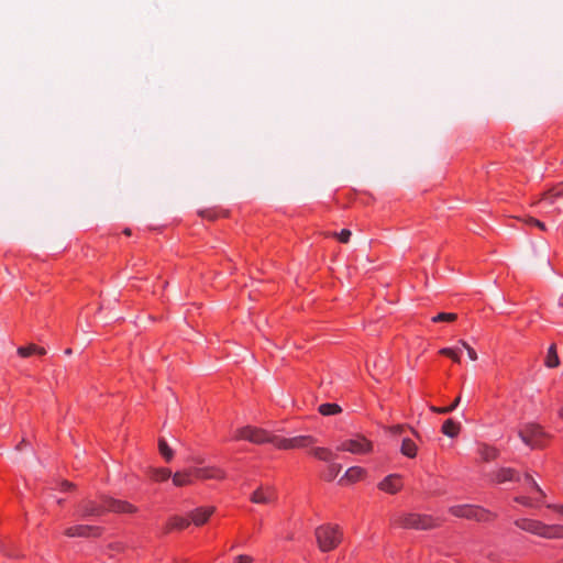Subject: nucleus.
I'll return each instance as SVG.
<instances>
[{
  "label": "nucleus",
  "mask_w": 563,
  "mask_h": 563,
  "mask_svg": "<svg viewBox=\"0 0 563 563\" xmlns=\"http://www.w3.org/2000/svg\"><path fill=\"white\" fill-rule=\"evenodd\" d=\"M139 508L128 500L117 499L108 495H101L99 499H82L76 508V515L82 519L102 517L108 512L120 515L136 514Z\"/></svg>",
  "instance_id": "obj_1"
},
{
  "label": "nucleus",
  "mask_w": 563,
  "mask_h": 563,
  "mask_svg": "<svg viewBox=\"0 0 563 563\" xmlns=\"http://www.w3.org/2000/svg\"><path fill=\"white\" fill-rule=\"evenodd\" d=\"M390 523L401 529L431 530L441 526L438 518L427 514L399 512L391 517Z\"/></svg>",
  "instance_id": "obj_2"
},
{
  "label": "nucleus",
  "mask_w": 563,
  "mask_h": 563,
  "mask_svg": "<svg viewBox=\"0 0 563 563\" xmlns=\"http://www.w3.org/2000/svg\"><path fill=\"white\" fill-rule=\"evenodd\" d=\"M318 548L321 552L334 551L343 541V531L338 525L325 523L314 530Z\"/></svg>",
  "instance_id": "obj_3"
},
{
  "label": "nucleus",
  "mask_w": 563,
  "mask_h": 563,
  "mask_svg": "<svg viewBox=\"0 0 563 563\" xmlns=\"http://www.w3.org/2000/svg\"><path fill=\"white\" fill-rule=\"evenodd\" d=\"M518 435L532 450L545 448L551 438L540 424L533 422L523 424L519 429Z\"/></svg>",
  "instance_id": "obj_4"
},
{
  "label": "nucleus",
  "mask_w": 563,
  "mask_h": 563,
  "mask_svg": "<svg viewBox=\"0 0 563 563\" xmlns=\"http://www.w3.org/2000/svg\"><path fill=\"white\" fill-rule=\"evenodd\" d=\"M234 440H244L254 444H273L276 448L277 435L268 430L254 426H245L235 430Z\"/></svg>",
  "instance_id": "obj_5"
},
{
  "label": "nucleus",
  "mask_w": 563,
  "mask_h": 563,
  "mask_svg": "<svg viewBox=\"0 0 563 563\" xmlns=\"http://www.w3.org/2000/svg\"><path fill=\"white\" fill-rule=\"evenodd\" d=\"M449 512L457 518H465L479 522H489L497 518V515L477 505H455L449 508Z\"/></svg>",
  "instance_id": "obj_6"
},
{
  "label": "nucleus",
  "mask_w": 563,
  "mask_h": 563,
  "mask_svg": "<svg viewBox=\"0 0 563 563\" xmlns=\"http://www.w3.org/2000/svg\"><path fill=\"white\" fill-rule=\"evenodd\" d=\"M338 451L349 452L355 455H366L373 452L374 443L361 433L354 434L350 439L342 441L338 448Z\"/></svg>",
  "instance_id": "obj_7"
},
{
  "label": "nucleus",
  "mask_w": 563,
  "mask_h": 563,
  "mask_svg": "<svg viewBox=\"0 0 563 563\" xmlns=\"http://www.w3.org/2000/svg\"><path fill=\"white\" fill-rule=\"evenodd\" d=\"M317 442L312 435H297L292 438H285L277 435L276 449L278 450H296L311 448Z\"/></svg>",
  "instance_id": "obj_8"
},
{
  "label": "nucleus",
  "mask_w": 563,
  "mask_h": 563,
  "mask_svg": "<svg viewBox=\"0 0 563 563\" xmlns=\"http://www.w3.org/2000/svg\"><path fill=\"white\" fill-rule=\"evenodd\" d=\"M104 528L92 525H74L65 529L64 534L68 538L98 539L103 534Z\"/></svg>",
  "instance_id": "obj_9"
},
{
  "label": "nucleus",
  "mask_w": 563,
  "mask_h": 563,
  "mask_svg": "<svg viewBox=\"0 0 563 563\" xmlns=\"http://www.w3.org/2000/svg\"><path fill=\"white\" fill-rule=\"evenodd\" d=\"M277 499V490L272 485H260L250 496L251 503L263 506L275 505Z\"/></svg>",
  "instance_id": "obj_10"
},
{
  "label": "nucleus",
  "mask_w": 563,
  "mask_h": 563,
  "mask_svg": "<svg viewBox=\"0 0 563 563\" xmlns=\"http://www.w3.org/2000/svg\"><path fill=\"white\" fill-rule=\"evenodd\" d=\"M194 473L196 481H223L227 477L225 471L218 466L194 467Z\"/></svg>",
  "instance_id": "obj_11"
},
{
  "label": "nucleus",
  "mask_w": 563,
  "mask_h": 563,
  "mask_svg": "<svg viewBox=\"0 0 563 563\" xmlns=\"http://www.w3.org/2000/svg\"><path fill=\"white\" fill-rule=\"evenodd\" d=\"M377 486L382 492L395 495L402 489L404 483L399 474H389L383 478Z\"/></svg>",
  "instance_id": "obj_12"
},
{
  "label": "nucleus",
  "mask_w": 563,
  "mask_h": 563,
  "mask_svg": "<svg viewBox=\"0 0 563 563\" xmlns=\"http://www.w3.org/2000/svg\"><path fill=\"white\" fill-rule=\"evenodd\" d=\"M190 526V520L183 516H170L164 527L162 528V534L167 536L174 531L185 530Z\"/></svg>",
  "instance_id": "obj_13"
},
{
  "label": "nucleus",
  "mask_w": 563,
  "mask_h": 563,
  "mask_svg": "<svg viewBox=\"0 0 563 563\" xmlns=\"http://www.w3.org/2000/svg\"><path fill=\"white\" fill-rule=\"evenodd\" d=\"M543 523L544 522H542L540 520L529 519V518H520V519L515 520L516 527H518L519 529H521L523 531L530 532V533L539 536V537H541V534H542Z\"/></svg>",
  "instance_id": "obj_14"
},
{
  "label": "nucleus",
  "mask_w": 563,
  "mask_h": 563,
  "mask_svg": "<svg viewBox=\"0 0 563 563\" xmlns=\"http://www.w3.org/2000/svg\"><path fill=\"white\" fill-rule=\"evenodd\" d=\"M213 512V507L196 508L189 514L190 523L192 522L197 527L203 526L209 520Z\"/></svg>",
  "instance_id": "obj_15"
},
{
  "label": "nucleus",
  "mask_w": 563,
  "mask_h": 563,
  "mask_svg": "<svg viewBox=\"0 0 563 563\" xmlns=\"http://www.w3.org/2000/svg\"><path fill=\"white\" fill-rule=\"evenodd\" d=\"M517 472L511 467H501L495 472H492L489 476V481L493 484H503L506 482H511L516 478Z\"/></svg>",
  "instance_id": "obj_16"
},
{
  "label": "nucleus",
  "mask_w": 563,
  "mask_h": 563,
  "mask_svg": "<svg viewBox=\"0 0 563 563\" xmlns=\"http://www.w3.org/2000/svg\"><path fill=\"white\" fill-rule=\"evenodd\" d=\"M172 479H173V484L176 487H184V486L194 484V482L196 481L194 467L176 472L172 476Z\"/></svg>",
  "instance_id": "obj_17"
},
{
  "label": "nucleus",
  "mask_w": 563,
  "mask_h": 563,
  "mask_svg": "<svg viewBox=\"0 0 563 563\" xmlns=\"http://www.w3.org/2000/svg\"><path fill=\"white\" fill-rule=\"evenodd\" d=\"M483 349L475 340H472V342L468 341H459V343L453 347H443L439 350L438 352H463V350H466L467 352H475L476 350Z\"/></svg>",
  "instance_id": "obj_18"
},
{
  "label": "nucleus",
  "mask_w": 563,
  "mask_h": 563,
  "mask_svg": "<svg viewBox=\"0 0 563 563\" xmlns=\"http://www.w3.org/2000/svg\"><path fill=\"white\" fill-rule=\"evenodd\" d=\"M147 476L155 483H163L172 477V471L167 467H153L148 468Z\"/></svg>",
  "instance_id": "obj_19"
},
{
  "label": "nucleus",
  "mask_w": 563,
  "mask_h": 563,
  "mask_svg": "<svg viewBox=\"0 0 563 563\" xmlns=\"http://www.w3.org/2000/svg\"><path fill=\"white\" fill-rule=\"evenodd\" d=\"M366 475V470L361 466H352L346 470L343 477L340 479V483L343 481L350 482V483H356L361 479H363Z\"/></svg>",
  "instance_id": "obj_20"
},
{
  "label": "nucleus",
  "mask_w": 563,
  "mask_h": 563,
  "mask_svg": "<svg viewBox=\"0 0 563 563\" xmlns=\"http://www.w3.org/2000/svg\"><path fill=\"white\" fill-rule=\"evenodd\" d=\"M541 537L545 539H563V526L543 523Z\"/></svg>",
  "instance_id": "obj_21"
},
{
  "label": "nucleus",
  "mask_w": 563,
  "mask_h": 563,
  "mask_svg": "<svg viewBox=\"0 0 563 563\" xmlns=\"http://www.w3.org/2000/svg\"><path fill=\"white\" fill-rule=\"evenodd\" d=\"M478 454L482 461L492 462L499 456V451L495 446L483 443L478 446Z\"/></svg>",
  "instance_id": "obj_22"
},
{
  "label": "nucleus",
  "mask_w": 563,
  "mask_h": 563,
  "mask_svg": "<svg viewBox=\"0 0 563 563\" xmlns=\"http://www.w3.org/2000/svg\"><path fill=\"white\" fill-rule=\"evenodd\" d=\"M441 431L449 438H455L461 431V424L453 419H446L442 424Z\"/></svg>",
  "instance_id": "obj_23"
},
{
  "label": "nucleus",
  "mask_w": 563,
  "mask_h": 563,
  "mask_svg": "<svg viewBox=\"0 0 563 563\" xmlns=\"http://www.w3.org/2000/svg\"><path fill=\"white\" fill-rule=\"evenodd\" d=\"M400 452L402 455H405L409 459H413L417 456L418 446L413 440H411L409 438H405L401 442Z\"/></svg>",
  "instance_id": "obj_24"
},
{
  "label": "nucleus",
  "mask_w": 563,
  "mask_h": 563,
  "mask_svg": "<svg viewBox=\"0 0 563 563\" xmlns=\"http://www.w3.org/2000/svg\"><path fill=\"white\" fill-rule=\"evenodd\" d=\"M318 411L322 416H335L342 412V408L335 402L321 404L318 407Z\"/></svg>",
  "instance_id": "obj_25"
},
{
  "label": "nucleus",
  "mask_w": 563,
  "mask_h": 563,
  "mask_svg": "<svg viewBox=\"0 0 563 563\" xmlns=\"http://www.w3.org/2000/svg\"><path fill=\"white\" fill-rule=\"evenodd\" d=\"M158 452L166 462H170L174 459V450L164 438L158 439Z\"/></svg>",
  "instance_id": "obj_26"
},
{
  "label": "nucleus",
  "mask_w": 563,
  "mask_h": 563,
  "mask_svg": "<svg viewBox=\"0 0 563 563\" xmlns=\"http://www.w3.org/2000/svg\"><path fill=\"white\" fill-rule=\"evenodd\" d=\"M310 454L323 462H330L334 457L332 451L328 448H313Z\"/></svg>",
  "instance_id": "obj_27"
},
{
  "label": "nucleus",
  "mask_w": 563,
  "mask_h": 563,
  "mask_svg": "<svg viewBox=\"0 0 563 563\" xmlns=\"http://www.w3.org/2000/svg\"><path fill=\"white\" fill-rule=\"evenodd\" d=\"M563 196V183L544 194V199L549 200L550 205L554 203V199Z\"/></svg>",
  "instance_id": "obj_28"
},
{
  "label": "nucleus",
  "mask_w": 563,
  "mask_h": 563,
  "mask_svg": "<svg viewBox=\"0 0 563 563\" xmlns=\"http://www.w3.org/2000/svg\"><path fill=\"white\" fill-rule=\"evenodd\" d=\"M457 314L453 312H440L432 318V322H454Z\"/></svg>",
  "instance_id": "obj_29"
},
{
  "label": "nucleus",
  "mask_w": 563,
  "mask_h": 563,
  "mask_svg": "<svg viewBox=\"0 0 563 563\" xmlns=\"http://www.w3.org/2000/svg\"><path fill=\"white\" fill-rule=\"evenodd\" d=\"M460 401H461V397L459 396L454 399V401L450 406H448V408L431 407V410L433 412H438V413H449V412H452L459 406Z\"/></svg>",
  "instance_id": "obj_30"
},
{
  "label": "nucleus",
  "mask_w": 563,
  "mask_h": 563,
  "mask_svg": "<svg viewBox=\"0 0 563 563\" xmlns=\"http://www.w3.org/2000/svg\"><path fill=\"white\" fill-rule=\"evenodd\" d=\"M16 352H19V353H22V352H46V350L44 346H37L34 343H30L24 346H19Z\"/></svg>",
  "instance_id": "obj_31"
},
{
  "label": "nucleus",
  "mask_w": 563,
  "mask_h": 563,
  "mask_svg": "<svg viewBox=\"0 0 563 563\" xmlns=\"http://www.w3.org/2000/svg\"><path fill=\"white\" fill-rule=\"evenodd\" d=\"M340 471H341V465L340 464H331V465H329L328 473L324 476L325 479L327 481L334 479L338 476V474L340 473Z\"/></svg>",
  "instance_id": "obj_32"
},
{
  "label": "nucleus",
  "mask_w": 563,
  "mask_h": 563,
  "mask_svg": "<svg viewBox=\"0 0 563 563\" xmlns=\"http://www.w3.org/2000/svg\"><path fill=\"white\" fill-rule=\"evenodd\" d=\"M544 364L549 368H554V367L559 366V364H560L559 354H547Z\"/></svg>",
  "instance_id": "obj_33"
},
{
  "label": "nucleus",
  "mask_w": 563,
  "mask_h": 563,
  "mask_svg": "<svg viewBox=\"0 0 563 563\" xmlns=\"http://www.w3.org/2000/svg\"><path fill=\"white\" fill-rule=\"evenodd\" d=\"M386 362H387V360H385V357L382 354H374V358L373 360L368 358L366 361V364L367 365L373 364V366L376 368V367H378V365H385Z\"/></svg>",
  "instance_id": "obj_34"
},
{
  "label": "nucleus",
  "mask_w": 563,
  "mask_h": 563,
  "mask_svg": "<svg viewBox=\"0 0 563 563\" xmlns=\"http://www.w3.org/2000/svg\"><path fill=\"white\" fill-rule=\"evenodd\" d=\"M332 235L336 236L340 242L347 243L350 238H351V235H352V233H351L350 230L343 229L340 233H333Z\"/></svg>",
  "instance_id": "obj_35"
},
{
  "label": "nucleus",
  "mask_w": 563,
  "mask_h": 563,
  "mask_svg": "<svg viewBox=\"0 0 563 563\" xmlns=\"http://www.w3.org/2000/svg\"><path fill=\"white\" fill-rule=\"evenodd\" d=\"M233 563H254V558L249 554H240L234 558Z\"/></svg>",
  "instance_id": "obj_36"
},
{
  "label": "nucleus",
  "mask_w": 563,
  "mask_h": 563,
  "mask_svg": "<svg viewBox=\"0 0 563 563\" xmlns=\"http://www.w3.org/2000/svg\"><path fill=\"white\" fill-rule=\"evenodd\" d=\"M528 224H531V225H534L537 228H539L540 230L542 231H545L547 230V227L543 222L539 221L538 219H534L532 217H529L525 220Z\"/></svg>",
  "instance_id": "obj_37"
},
{
  "label": "nucleus",
  "mask_w": 563,
  "mask_h": 563,
  "mask_svg": "<svg viewBox=\"0 0 563 563\" xmlns=\"http://www.w3.org/2000/svg\"><path fill=\"white\" fill-rule=\"evenodd\" d=\"M515 501L520 505L527 506V507L531 506V500L529 497L518 496V497H515Z\"/></svg>",
  "instance_id": "obj_38"
},
{
  "label": "nucleus",
  "mask_w": 563,
  "mask_h": 563,
  "mask_svg": "<svg viewBox=\"0 0 563 563\" xmlns=\"http://www.w3.org/2000/svg\"><path fill=\"white\" fill-rule=\"evenodd\" d=\"M526 479L531 484V486L537 490L539 492L540 494H542V489L539 487V485L537 484V482L529 475L527 474L526 475Z\"/></svg>",
  "instance_id": "obj_39"
},
{
  "label": "nucleus",
  "mask_w": 563,
  "mask_h": 563,
  "mask_svg": "<svg viewBox=\"0 0 563 563\" xmlns=\"http://www.w3.org/2000/svg\"><path fill=\"white\" fill-rule=\"evenodd\" d=\"M75 487V485L71 483V482H68V481H63L60 483V489L66 492V490H70Z\"/></svg>",
  "instance_id": "obj_40"
},
{
  "label": "nucleus",
  "mask_w": 563,
  "mask_h": 563,
  "mask_svg": "<svg viewBox=\"0 0 563 563\" xmlns=\"http://www.w3.org/2000/svg\"><path fill=\"white\" fill-rule=\"evenodd\" d=\"M389 431L393 433V434H399L404 431V426L402 424H396V426H391L389 428Z\"/></svg>",
  "instance_id": "obj_41"
},
{
  "label": "nucleus",
  "mask_w": 563,
  "mask_h": 563,
  "mask_svg": "<svg viewBox=\"0 0 563 563\" xmlns=\"http://www.w3.org/2000/svg\"><path fill=\"white\" fill-rule=\"evenodd\" d=\"M548 508L554 510L563 517V506L562 505H548Z\"/></svg>",
  "instance_id": "obj_42"
},
{
  "label": "nucleus",
  "mask_w": 563,
  "mask_h": 563,
  "mask_svg": "<svg viewBox=\"0 0 563 563\" xmlns=\"http://www.w3.org/2000/svg\"><path fill=\"white\" fill-rule=\"evenodd\" d=\"M449 355L451 356V358L454 363L461 362V354L454 353V354H449Z\"/></svg>",
  "instance_id": "obj_43"
},
{
  "label": "nucleus",
  "mask_w": 563,
  "mask_h": 563,
  "mask_svg": "<svg viewBox=\"0 0 563 563\" xmlns=\"http://www.w3.org/2000/svg\"><path fill=\"white\" fill-rule=\"evenodd\" d=\"M556 344L555 343H551L549 346H548V351L549 353H552V352H556Z\"/></svg>",
  "instance_id": "obj_44"
},
{
  "label": "nucleus",
  "mask_w": 563,
  "mask_h": 563,
  "mask_svg": "<svg viewBox=\"0 0 563 563\" xmlns=\"http://www.w3.org/2000/svg\"><path fill=\"white\" fill-rule=\"evenodd\" d=\"M468 355H470L471 361L477 360V354L470 353Z\"/></svg>",
  "instance_id": "obj_45"
},
{
  "label": "nucleus",
  "mask_w": 563,
  "mask_h": 563,
  "mask_svg": "<svg viewBox=\"0 0 563 563\" xmlns=\"http://www.w3.org/2000/svg\"><path fill=\"white\" fill-rule=\"evenodd\" d=\"M559 417H560L561 419H563V406H562V407L560 408V410H559Z\"/></svg>",
  "instance_id": "obj_46"
},
{
  "label": "nucleus",
  "mask_w": 563,
  "mask_h": 563,
  "mask_svg": "<svg viewBox=\"0 0 563 563\" xmlns=\"http://www.w3.org/2000/svg\"><path fill=\"white\" fill-rule=\"evenodd\" d=\"M124 234L130 235V234H131L130 229H125V230H124Z\"/></svg>",
  "instance_id": "obj_47"
},
{
  "label": "nucleus",
  "mask_w": 563,
  "mask_h": 563,
  "mask_svg": "<svg viewBox=\"0 0 563 563\" xmlns=\"http://www.w3.org/2000/svg\"><path fill=\"white\" fill-rule=\"evenodd\" d=\"M384 373H385L384 368H378V374H384Z\"/></svg>",
  "instance_id": "obj_48"
},
{
  "label": "nucleus",
  "mask_w": 563,
  "mask_h": 563,
  "mask_svg": "<svg viewBox=\"0 0 563 563\" xmlns=\"http://www.w3.org/2000/svg\"><path fill=\"white\" fill-rule=\"evenodd\" d=\"M235 548H236V544H233V545L230 548V550H233V549H235Z\"/></svg>",
  "instance_id": "obj_49"
}]
</instances>
